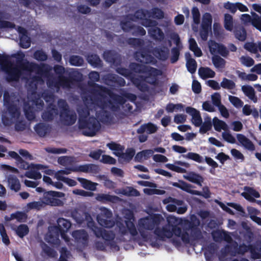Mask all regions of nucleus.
Masks as SVG:
<instances>
[{"label": "nucleus", "mask_w": 261, "mask_h": 261, "mask_svg": "<svg viewBox=\"0 0 261 261\" xmlns=\"http://www.w3.org/2000/svg\"><path fill=\"white\" fill-rule=\"evenodd\" d=\"M213 121L214 128L216 131L220 132L221 129L224 130L228 129L227 124L224 121L219 119L217 117H214Z\"/></svg>", "instance_id": "nucleus-39"}, {"label": "nucleus", "mask_w": 261, "mask_h": 261, "mask_svg": "<svg viewBox=\"0 0 261 261\" xmlns=\"http://www.w3.org/2000/svg\"><path fill=\"white\" fill-rule=\"evenodd\" d=\"M186 111L192 116V122L195 126L198 127L202 124V119L199 111L191 107H187Z\"/></svg>", "instance_id": "nucleus-13"}, {"label": "nucleus", "mask_w": 261, "mask_h": 261, "mask_svg": "<svg viewBox=\"0 0 261 261\" xmlns=\"http://www.w3.org/2000/svg\"><path fill=\"white\" fill-rule=\"evenodd\" d=\"M151 77L149 75H139L138 77H133L132 82L140 91L145 92L149 90V87L146 83L149 84V82H151Z\"/></svg>", "instance_id": "nucleus-8"}, {"label": "nucleus", "mask_w": 261, "mask_h": 261, "mask_svg": "<svg viewBox=\"0 0 261 261\" xmlns=\"http://www.w3.org/2000/svg\"><path fill=\"white\" fill-rule=\"evenodd\" d=\"M46 241L52 245H59L60 243L58 232L49 231L46 236Z\"/></svg>", "instance_id": "nucleus-28"}, {"label": "nucleus", "mask_w": 261, "mask_h": 261, "mask_svg": "<svg viewBox=\"0 0 261 261\" xmlns=\"http://www.w3.org/2000/svg\"><path fill=\"white\" fill-rule=\"evenodd\" d=\"M148 34L151 38L155 41H162L165 38V35L162 30L155 25L152 27L148 30Z\"/></svg>", "instance_id": "nucleus-21"}, {"label": "nucleus", "mask_w": 261, "mask_h": 261, "mask_svg": "<svg viewBox=\"0 0 261 261\" xmlns=\"http://www.w3.org/2000/svg\"><path fill=\"white\" fill-rule=\"evenodd\" d=\"M34 58L38 61L44 62L47 60L48 56L42 49H38L34 52Z\"/></svg>", "instance_id": "nucleus-51"}, {"label": "nucleus", "mask_w": 261, "mask_h": 261, "mask_svg": "<svg viewBox=\"0 0 261 261\" xmlns=\"http://www.w3.org/2000/svg\"><path fill=\"white\" fill-rule=\"evenodd\" d=\"M20 37V46L23 48H28L31 46V39L28 35L27 31L22 27H19Z\"/></svg>", "instance_id": "nucleus-17"}, {"label": "nucleus", "mask_w": 261, "mask_h": 261, "mask_svg": "<svg viewBox=\"0 0 261 261\" xmlns=\"http://www.w3.org/2000/svg\"><path fill=\"white\" fill-rule=\"evenodd\" d=\"M24 175L28 178L36 180L41 179L42 177V175L40 172L34 170L26 171Z\"/></svg>", "instance_id": "nucleus-63"}, {"label": "nucleus", "mask_w": 261, "mask_h": 261, "mask_svg": "<svg viewBox=\"0 0 261 261\" xmlns=\"http://www.w3.org/2000/svg\"><path fill=\"white\" fill-rule=\"evenodd\" d=\"M220 86L223 88L232 90L235 88L236 84L233 81L224 77L220 83Z\"/></svg>", "instance_id": "nucleus-55"}, {"label": "nucleus", "mask_w": 261, "mask_h": 261, "mask_svg": "<svg viewBox=\"0 0 261 261\" xmlns=\"http://www.w3.org/2000/svg\"><path fill=\"white\" fill-rule=\"evenodd\" d=\"M127 42L129 45L134 47H141L144 45V41L140 38H129Z\"/></svg>", "instance_id": "nucleus-58"}, {"label": "nucleus", "mask_w": 261, "mask_h": 261, "mask_svg": "<svg viewBox=\"0 0 261 261\" xmlns=\"http://www.w3.org/2000/svg\"><path fill=\"white\" fill-rule=\"evenodd\" d=\"M172 185L173 186L179 188L187 192H189V189L192 187V186L190 184H188L186 181L181 180H179L178 182H173Z\"/></svg>", "instance_id": "nucleus-54"}, {"label": "nucleus", "mask_w": 261, "mask_h": 261, "mask_svg": "<svg viewBox=\"0 0 261 261\" xmlns=\"http://www.w3.org/2000/svg\"><path fill=\"white\" fill-rule=\"evenodd\" d=\"M153 55L159 60L165 61L169 55V49L166 46L155 47L152 50Z\"/></svg>", "instance_id": "nucleus-14"}, {"label": "nucleus", "mask_w": 261, "mask_h": 261, "mask_svg": "<svg viewBox=\"0 0 261 261\" xmlns=\"http://www.w3.org/2000/svg\"><path fill=\"white\" fill-rule=\"evenodd\" d=\"M212 236L214 241L216 242H220L222 240L229 243L232 241V238L227 232L224 230H216L212 232Z\"/></svg>", "instance_id": "nucleus-16"}, {"label": "nucleus", "mask_w": 261, "mask_h": 261, "mask_svg": "<svg viewBox=\"0 0 261 261\" xmlns=\"http://www.w3.org/2000/svg\"><path fill=\"white\" fill-rule=\"evenodd\" d=\"M136 56H140L144 60V63L146 64H156L157 61L156 59L150 54L148 50L145 48L141 49L139 51L136 52Z\"/></svg>", "instance_id": "nucleus-20"}, {"label": "nucleus", "mask_w": 261, "mask_h": 261, "mask_svg": "<svg viewBox=\"0 0 261 261\" xmlns=\"http://www.w3.org/2000/svg\"><path fill=\"white\" fill-rule=\"evenodd\" d=\"M242 90L244 94L254 102H257V98L252 87L249 85H244L242 86Z\"/></svg>", "instance_id": "nucleus-30"}, {"label": "nucleus", "mask_w": 261, "mask_h": 261, "mask_svg": "<svg viewBox=\"0 0 261 261\" xmlns=\"http://www.w3.org/2000/svg\"><path fill=\"white\" fill-rule=\"evenodd\" d=\"M96 199L103 203L108 202L115 203L119 200V198L115 195H111L108 194H98Z\"/></svg>", "instance_id": "nucleus-27"}, {"label": "nucleus", "mask_w": 261, "mask_h": 261, "mask_svg": "<svg viewBox=\"0 0 261 261\" xmlns=\"http://www.w3.org/2000/svg\"><path fill=\"white\" fill-rule=\"evenodd\" d=\"M199 224V222L198 220L196 224L194 223L191 222L189 224V228L191 230V237L194 240H198L201 237V232L199 228L198 227V225Z\"/></svg>", "instance_id": "nucleus-36"}, {"label": "nucleus", "mask_w": 261, "mask_h": 261, "mask_svg": "<svg viewBox=\"0 0 261 261\" xmlns=\"http://www.w3.org/2000/svg\"><path fill=\"white\" fill-rule=\"evenodd\" d=\"M103 58L104 59L109 63H112V64H115L116 60V55L114 52L112 50H107L105 51L103 53Z\"/></svg>", "instance_id": "nucleus-57"}, {"label": "nucleus", "mask_w": 261, "mask_h": 261, "mask_svg": "<svg viewBox=\"0 0 261 261\" xmlns=\"http://www.w3.org/2000/svg\"><path fill=\"white\" fill-rule=\"evenodd\" d=\"M57 223L59 226L63 229V231H67L71 226L70 221L63 218H59L57 220Z\"/></svg>", "instance_id": "nucleus-50"}, {"label": "nucleus", "mask_w": 261, "mask_h": 261, "mask_svg": "<svg viewBox=\"0 0 261 261\" xmlns=\"http://www.w3.org/2000/svg\"><path fill=\"white\" fill-rule=\"evenodd\" d=\"M72 170L79 171V172L85 173H92L96 174L98 173L99 169L97 165L93 164H89L76 166V168L73 169Z\"/></svg>", "instance_id": "nucleus-18"}, {"label": "nucleus", "mask_w": 261, "mask_h": 261, "mask_svg": "<svg viewBox=\"0 0 261 261\" xmlns=\"http://www.w3.org/2000/svg\"><path fill=\"white\" fill-rule=\"evenodd\" d=\"M244 192L241 193V195L248 201L254 202H256L261 206V200H255L254 198H259L260 195L258 191L252 187L245 186L244 188Z\"/></svg>", "instance_id": "nucleus-10"}, {"label": "nucleus", "mask_w": 261, "mask_h": 261, "mask_svg": "<svg viewBox=\"0 0 261 261\" xmlns=\"http://www.w3.org/2000/svg\"><path fill=\"white\" fill-rule=\"evenodd\" d=\"M212 63L217 68H223L225 67L226 61L218 55H215L212 58Z\"/></svg>", "instance_id": "nucleus-44"}, {"label": "nucleus", "mask_w": 261, "mask_h": 261, "mask_svg": "<svg viewBox=\"0 0 261 261\" xmlns=\"http://www.w3.org/2000/svg\"><path fill=\"white\" fill-rule=\"evenodd\" d=\"M49 125L44 123H39L34 126V130L36 134L41 137H44L48 132Z\"/></svg>", "instance_id": "nucleus-31"}, {"label": "nucleus", "mask_w": 261, "mask_h": 261, "mask_svg": "<svg viewBox=\"0 0 261 261\" xmlns=\"http://www.w3.org/2000/svg\"><path fill=\"white\" fill-rule=\"evenodd\" d=\"M157 130L158 127L155 124L149 122L141 125L137 129V133L138 134H143L146 131L148 134H151L155 133Z\"/></svg>", "instance_id": "nucleus-26"}, {"label": "nucleus", "mask_w": 261, "mask_h": 261, "mask_svg": "<svg viewBox=\"0 0 261 261\" xmlns=\"http://www.w3.org/2000/svg\"><path fill=\"white\" fill-rule=\"evenodd\" d=\"M82 75V74L78 71H74L70 72L68 77L64 76V83H66V87L69 88L73 83L80 81Z\"/></svg>", "instance_id": "nucleus-19"}, {"label": "nucleus", "mask_w": 261, "mask_h": 261, "mask_svg": "<svg viewBox=\"0 0 261 261\" xmlns=\"http://www.w3.org/2000/svg\"><path fill=\"white\" fill-rule=\"evenodd\" d=\"M189 49L194 52L196 57H200L202 56V53L194 38H190L189 39Z\"/></svg>", "instance_id": "nucleus-38"}, {"label": "nucleus", "mask_w": 261, "mask_h": 261, "mask_svg": "<svg viewBox=\"0 0 261 261\" xmlns=\"http://www.w3.org/2000/svg\"><path fill=\"white\" fill-rule=\"evenodd\" d=\"M224 25L226 30L232 31L233 29V18L231 15L229 14L224 15Z\"/></svg>", "instance_id": "nucleus-52"}, {"label": "nucleus", "mask_w": 261, "mask_h": 261, "mask_svg": "<svg viewBox=\"0 0 261 261\" xmlns=\"http://www.w3.org/2000/svg\"><path fill=\"white\" fill-rule=\"evenodd\" d=\"M4 18V14L3 12L0 11V29L10 28L14 29L15 27V24L11 22L3 20Z\"/></svg>", "instance_id": "nucleus-53"}, {"label": "nucleus", "mask_w": 261, "mask_h": 261, "mask_svg": "<svg viewBox=\"0 0 261 261\" xmlns=\"http://www.w3.org/2000/svg\"><path fill=\"white\" fill-rule=\"evenodd\" d=\"M94 234L97 238H101L107 244L115 238V233L111 230H107L102 227L95 226L93 229Z\"/></svg>", "instance_id": "nucleus-9"}, {"label": "nucleus", "mask_w": 261, "mask_h": 261, "mask_svg": "<svg viewBox=\"0 0 261 261\" xmlns=\"http://www.w3.org/2000/svg\"><path fill=\"white\" fill-rule=\"evenodd\" d=\"M7 181L8 187L12 191L17 192L20 190V183L16 176L10 175L8 177Z\"/></svg>", "instance_id": "nucleus-24"}, {"label": "nucleus", "mask_w": 261, "mask_h": 261, "mask_svg": "<svg viewBox=\"0 0 261 261\" xmlns=\"http://www.w3.org/2000/svg\"><path fill=\"white\" fill-rule=\"evenodd\" d=\"M212 17L210 13H205L202 17L201 27H212Z\"/></svg>", "instance_id": "nucleus-60"}, {"label": "nucleus", "mask_w": 261, "mask_h": 261, "mask_svg": "<svg viewBox=\"0 0 261 261\" xmlns=\"http://www.w3.org/2000/svg\"><path fill=\"white\" fill-rule=\"evenodd\" d=\"M17 65L11 68L7 72L6 80L9 82H17L19 80L22 73L21 70L30 73L35 72L37 74L48 75L52 70V67L47 64L42 63L40 65L28 61H17Z\"/></svg>", "instance_id": "nucleus-1"}, {"label": "nucleus", "mask_w": 261, "mask_h": 261, "mask_svg": "<svg viewBox=\"0 0 261 261\" xmlns=\"http://www.w3.org/2000/svg\"><path fill=\"white\" fill-rule=\"evenodd\" d=\"M103 80L107 85H109V83H112L118 86L123 87L126 84L123 78L115 74H108L103 76Z\"/></svg>", "instance_id": "nucleus-15"}, {"label": "nucleus", "mask_w": 261, "mask_h": 261, "mask_svg": "<svg viewBox=\"0 0 261 261\" xmlns=\"http://www.w3.org/2000/svg\"><path fill=\"white\" fill-rule=\"evenodd\" d=\"M186 179L189 181L197 184L199 186H202V183L204 180V178L201 175L194 172H190L186 177Z\"/></svg>", "instance_id": "nucleus-32"}, {"label": "nucleus", "mask_w": 261, "mask_h": 261, "mask_svg": "<svg viewBox=\"0 0 261 261\" xmlns=\"http://www.w3.org/2000/svg\"><path fill=\"white\" fill-rule=\"evenodd\" d=\"M88 63L92 66L96 67L101 65V61L99 57L96 54H91L88 56Z\"/></svg>", "instance_id": "nucleus-45"}, {"label": "nucleus", "mask_w": 261, "mask_h": 261, "mask_svg": "<svg viewBox=\"0 0 261 261\" xmlns=\"http://www.w3.org/2000/svg\"><path fill=\"white\" fill-rule=\"evenodd\" d=\"M235 37L241 41H244L247 37V33L244 28L240 27L234 32Z\"/></svg>", "instance_id": "nucleus-46"}, {"label": "nucleus", "mask_w": 261, "mask_h": 261, "mask_svg": "<svg viewBox=\"0 0 261 261\" xmlns=\"http://www.w3.org/2000/svg\"><path fill=\"white\" fill-rule=\"evenodd\" d=\"M120 159H123L124 161L129 162H130L135 154V150L133 148H127L125 153L117 152L115 154Z\"/></svg>", "instance_id": "nucleus-29"}, {"label": "nucleus", "mask_w": 261, "mask_h": 261, "mask_svg": "<svg viewBox=\"0 0 261 261\" xmlns=\"http://www.w3.org/2000/svg\"><path fill=\"white\" fill-rule=\"evenodd\" d=\"M58 114L59 111L56 106L53 103H50L42 113L41 116L45 121H50Z\"/></svg>", "instance_id": "nucleus-11"}, {"label": "nucleus", "mask_w": 261, "mask_h": 261, "mask_svg": "<svg viewBox=\"0 0 261 261\" xmlns=\"http://www.w3.org/2000/svg\"><path fill=\"white\" fill-rule=\"evenodd\" d=\"M129 68L131 70L136 73H146L149 75V76H151V81L150 82H149V84L152 85H156L158 81L157 76L161 73L159 69L136 63H130Z\"/></svg>", "instance_id": "nucleus-5"}, {"label": "nucleus", "mask_w": 261, "mask_h": 261, "mask_svg": "<svg viewBox=\"0 0 261 261\" xmlns=\"http://www.w3.org/2000/svg\"><path fill=\"white\" fill-rule=\"evenodd\" d=\"M243 113L245 116H249L252 114L254 118L257 119L259 117V114L256 108L251 109V106L249 105H245L243 106L242 109Z\"/></svg>", "instance_id": "nucleus-40"}, {"label": "nucleus", "mask_w": 261, "mask_h": 261, "mask_svg": "<svg viewBox=\"0 0 261 261\" xmlns=\"http://www.w3.org/2000/svg\"><path fill=\"white\" fill-rule=\"evenodd\" d=\"M72 236L76 240H82L83 244L87 245L88 241V234L84 229L75 230L72 232Z\"/></svg>", "instance_id": "nucleus-37"}, {"label": "nucleus", "mask_w": 261, "mask_h": 261, "mask_svg": "<svg viewBox=\"0 0 261 261\" xmlns=\"http://www.w3.org/2000/svg\"><path fill=\"white\" fill-rule=\"evenodd\" d=\"M184 156L186 159L194 161L199 163L203 162L202 157L197 153L190 152L187 154L184 155Z\"/></svg>", "instance_id": "nucleus-59"}, {"label": "nucleus", "mask_w": 261, "mask_h": 261, "mask_svg": "<svg viewBox=\"0 0 261 261\" xmlns=\"http://www.w3.org/2000/svg\"><path fill=\"white\" fill-rule=\"evenodd\" d=\"M50 73L47 75H41L38 74V75H33L28 80L27 83L29 89L32 90H36L37 88V84L38 82L41 80V76L47 77Z\"/></svg>", "instance_id": "nucleus-33"}, {"label": "nucleus", "mask_w": 261, "mask_h": 261, "mask_svg": "<svg viewBox=\"0 0 261 261\" xmlns=\"http://www.w3.org/2000/svg\"><path fill=\"white\" fill-rule=\"evenodd\" d=\"M200 126L199 132L201 134H205L207 131L210 130L212 127L211 118L207 117Z\"/></svg>", "instance_id": "nucleus-48"}, {"label": "nucleus", "mask_w": 261, "mask_h": 261, "mask_svg": "<svg viewBox=\"0 0 261 261\" xmlns=\"http://www.w3.org/2000/svg\"><path fill=\"white\" fill-rule=\"evenodd\" d=\"M0 234L2 237L3 243L7 246L9 245L10 243V241L7 235L6 229L3 224H0Z\"/></svg>", "instance_id": "nucleus-61"}, {"label": "nucleus", "mask_w": 261, "mask_h": 261, "mask_svg": "<svg viewBox=\"0 0 261 261\" xmlns=\"http://www.w3.org/2000/svg\"><path fill=\"white\" fill-rule=\"evenodd\" d=\"M254 245L250 244L246 245L245 244H241L239 246L238 253L241 254H244L245 252L248 251H250L252 255L254 254Z\"/></svg>", "instance_id": "nucleus-56"}, {"label": "nucleus", "mask_w": 261, "mask_h": 261, "mask_svg": "<svg viewBox=\"0 0 261 261\" xmlns=\"http://www.w3.org/2000/svg\"><path fill=\"white\" fill-rule=\"evenodd\" d=\"M131 21L124 17V19L120 21V24L122 30L124 32H129L130 31H133L135 27V25L133 24Z\"/></svg>", "instance_id": "nucleus-42"}, {"label": "nucleus", "mask_w": 261, "mask_h": 261, "mask_svg": "<svg viewBox=\"0 0 261 261\" xmlns=\"http://www.w3.org/2000/svg\"><path fill=\"white\" fill-rule=\"evenodd\" d=\"M148 11L141 9L135 11L134 14H128L125 16V18L133 21H136L138 20H143L147 16Z\"/></svg>", "instance_id": "nucleus-22"}, {"label": "nucleus", "mask_w": 261, "mask_h": 261, "mask_svg": "<svg viewBox=\"0 0 261 261\" xmlns=\"http://www.w3.org/2000/svg\"><path fill=\"white\" fill-rule=\"evenodd\" d=\"M239 142L247 149L250 151L255 150V146L252 142L243 134H238L237 136Z\"/></svg>", "instance_id": "nucleus-23"}, {"label": "nucleus", "mask_w": 261, "mask_h": 261, "mask_svg": "<svg viewBox=\"0 0 261 261\" xmlns=\"http://www.w3.org/2000/svg\"><path fill=\"white\" fill-rule=\"evenodd\" d=\"M252 14L253 16L251 22L252 25L261 32V17L259 16L255 13H253Z\"/></svg>", "instance_id": "nucleus-62"}, {"label": "nucleus", "mask_w": 261, "mask_h": 261, "mask_svg": "<svg viewBox=\"0 0 261 261\" xmlns=\"http://www.w3.org/2000/svg\"><path fill=\"white\" fill-rule=\"evenodd\" d=\"M77 180L81 184L82 186L85 189L92 191H95L96 189L97 183L92 182L86 178L82 177H77Z\"/></svg>", "instance_id": "nucleus-34"}, {"label": "nucleus", "mask_w": 261, "mask_h": 261, "mask_svg": "<svg viewBox=\"0 0 261 261\" xmlns=\"http://www.w3.org/2000/svg\"><path fill=\"white\" fill-rule=\"evenodd\" d=\"M64 81V76H58V77L48 78L46 81V84L49 88L59 90L61 87L67 88L66 84Z\"/></svg>", "instance_id": "nucleus-12"}, {"label": "nucleus", "mask_w": 261, "mask_h": 261, "mask_svg": "<svg viewBox=\"0 0 261 261\" xmlns=\"http://www.w3.org/2000/svg\"><path fill=\"white\" fill-rule=\"evenodd\" d=\"M64 195V193L60 192L53 191L44 192L42 202L43 204L45 205L50 206H62L63 205V201L57 198L62 197Z\"/></svg>", "instance_id": "nucleus-7"}, {"label": "nucleus", "mask_w": 261, "mask_h": 261, "mask_svg": "<svg viewBox=\"0 0 261 261\" xmlns=\"http://www.w3.org/2000/svg\"><path fill=\"white\" fill-rule=\"evenodd\" d=\"M58 106L60 110V117L61 121L66 125H71L76 120V115L74 113H70L69 106L66 100L59 99Z\"/></svg>", "instance_id": "nucleus-6"}, {"label": "nucleus", "mask_w": 261, "mask_h": 261, "mask_svg": "<svg viewBox=\"0 0 261 261\" xmlns=\"http://www.w3.org/2000/svg\"><path fill=\"white\" fill-rule=\"evenodd\" d=\"M60 256L59 261H68L67 259L70 255V252L66 247H62L60 250Z\"/></svg>", "instance_id": "nucleus-64"}, {"label": "nucleus", "mask_w": 261, "mask_h": 261, "mask_svg": "<svg viewBox=\"0 0 261 261\" xmlns=\"http://www.w3.org/2000/svg\"><path fill=\"white\" fill-rule=\"evenodd\" d=\"M199 76L203 80L207 78H213L215 72L209 67H200L198 70Z\"/></svg>", "instance_id": "nucleus-35"}, {"label": "nucleus", "mask_w": 261, "mask_h": 261, "mask_svg": "<svg viewBox=\"0 0 261 261\" xmlns=\"http://www.w3.org/2000/svg\"><path fill=\"white\" fill-rule=\"evenodd\" d=\"M89 84L92 87L90 91L92 95L101 97H104L106 94L109 95L110 99L108 100V104L109 108L112 111H117L119 109V106L125 103V100L122 96L114 93L109 88L94 82Z\"/></svg>", "instance_id": "nucleus-3"}, {"label": "nucleus", "mask_w": 261, "mask_h": 261, "mask_svg": "<svg viewBox=\"0 0 261 261\" xmlns=\"http://www.w3.org/2000/svg\"><path fill=\"white\" fill-rule=\"evenodd\" d=\"M10 116L12 118H18L20 116V112L16 105L14 103L6 106Z\"/></svg>", "instance_id": "nucleus-41"}, {"label": "nucleus", "mask_w": 261, "mask_h": 261, "mask_svg": "<svg viewBox=\"0 0 261 261\" xmlns=\"http://www.w3.org/2000/svg\"><path fill=\"white\" fill-rule=\"evenodd\" d=\"M41 248L43 252L48 257L54 258L57 256V252L46 244L42 243L41 244Z\"/></svg>", "instance_id": "nucleus-47"}, {"label": "nucleus", "mask_w": 261, "mask_h": 261, "mask_svg": "<svg viewBox=\"0 0 261 261\" xmlns=\"http://www.w3.org/2000/svg\"><path fill=\"white\" fill-rule=\"evenodd\" d=\"M16 233L20 238H23L28 234L29 229L26 224H20L15 229Z\"/></svg>", "instance_id": "nucleus-49"}, {"label": "nucleus", "mask_w": 261, "mask_h": 261, "mask_svg": "<svg viewBox=\"0 0 261 261\" xmlns=\"http://www.w3.org/2000/svg\"><path fill=\"white\" fill-rule=\"evenodd\" d=\"M69 64L74 66H81L84 64V59L78 55H71L69 59Z\"/></svg>", "instance_id": "nucleus-43"}, {"label": "nucleus", "mask_w": 261, "mask_h": 261, "mask_svg": "<svg viewBox=\"0 0 261 261\" xmlns=\"http://www.w3.org/2000/svg\"><path fill=\"white\" fill-rule=\"evenodd\" d=\"M185 56L187 60L186 67L188 71L191 74L194 73L197 69V64L195 59L191 58L190 53H186Z\"/></svg>", "instance_id": "nucleus-25"}, {"label": "nucleus", "mask_w": 261, "mask_h": 261, "mask_svg": "<svg viewBox=\"0 0 261 261\" xmlns=\"http://www.w3.org/2000/svg\"><path fill=\"white\" fill-rule=\"evenodd\" d=\"M79 118L78 125L80 129H83L85 136L93 137L100 128L99 122L94 117H89L90 112L88 108L84 107L78 110Z\"/></svg>", "instance_id": "nucleus-2"}, {"label": "nucleus", "mask_w": 261, "mask_h": 261, "mask_svg": "<svg viewBox=\"0 0 261 261\" xmlns=\"http://www.w3.org/2000/svg\"><path fill=\"white\" fill-rule=\"evenodd\" d=\"M160 223V216L155 215L152 217H146L138 221V230L143 241L151 240L152 235L147 230H152Z\"/></svg>", "instance_id": "nucleus-4"}]
</instances>
